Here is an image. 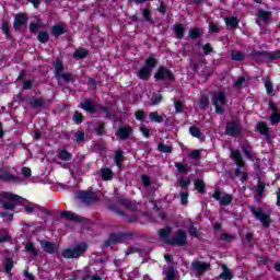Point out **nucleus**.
I'll return each instance as SVG.
<instances>
[{
	"instance_id": "obj_18",
	"label": "nucleus",
	"mask_w": 280,
	"mask_h": 280,
	"mask_svg": "<svg viewBox=\"0 0 280 280\" xmlns=\"http://www.w3.org/2000/svg\"><path fill=\"white\" fill-rule=\"evenodd\" d=\"M191 266L192 269L196 270L199 275H203V272H207V270L211 268V265L200 260L194 261Z\"/></svg>"
},
{
	"instance_id": "obj_29",
	"label": "nucleus",
	"mask_w": 280,
	"mask_h": 280,
	"mask_svg": "<svg viewBox=\"0 0 280 280\" xmlns=\"http://www.w3.org/2000/svg\"><path fill=\"white\" fill-rule=\"evenodd\" d=\"M152 73V70L149 68H145V66L138 72V77L140 80H150V74Z\"/></svg>"
},
{
	"instance_id": "obj_46",
	"label": "nucleus",
	"mask_w": 280,
	"mask_h": 280,
	"mask_svg": "<svg viewBox=\"0 0 280 280\" xmlns=\"http://www.w3.org/2000/svg\"><path fill=\"white\" fill-rule=\"evenodd\" d=\"M159 152H162L164 154H172V145H167L165 143H159L158 145Z\"/></svg>"
},
{
	"instance_id": "obj_38",
	"label": "nucleus",
	"mask_w": 280,
	"mask_h": 280,
	"mask_svg": "<svg viewBox=\"0 0 280 280\" xmlns=\"http://www.w3.org/2000/svg\"><path fill=\"white\" fill-rule=\"evenodd\" d=\"M12 268H14V260H12V258L8 257L4 261V272L7 275H10V272H12Z\"/></svg>"
},
{
	"instance_id": "obj_1",
	"label": "nucleus",
	"mask_w": 280,
	"mask_h": 280,
	"mask_svg": "<svg viewBox=\"0 0 280 280\" xmlns=\"http://www.w3.org/2000/svg\"><path fill=\"white\" fill-rule=\"evenodd\" d=\"M89 250V244L82 242L78 243L75 246L66 248L61 252V257L63 259H80Z\"/></svg>"
},
{
	"instance_id": "obj_22",
	"label": "nucleus",
	"mask_w": 280,
	"mask_h": 280,
	"mask_svg": "<svg viewBox=\"0 0 280 280\" xmlns=\"http://www.w3.org/2000/svg\"><path fill=\"white\" fill-rule=\"evenodd\" d=\"M51 34L52 36H55V38H60V36H62V34H67V28H65V26L58 24V25H54L51 27Z\"/></svg>"
},
{
	"instance_id": "obj_11",
	"label": "nucleus",
	"mask_w": 280,
	"mask_h": 280,
	"mask_svg": "<svg viewBox=\"0 0 280 280\" xmlns=\"http://www.w3.org/2000/svg\"><path fill=\"white\" fill-rule=\"evenodd\" d=\"M27 21L28 19L25 13L16 14L13 22V30L16 32H23V27H27Z\"/></svg>"
},
{
	"instance_id": "obj_63",
	"label": "nucleus",
	"mask_w": 280,
	"mask_h": 280,
	"mask_svg": "<svg viewBox=\"0 0 280 280\" xmlns=\"http://www.w3.org/2000/svg\"><path fill=\"white\" fill-rule=\"evenodd\" d=\"M75 141L77 143H82L84 141V131H78L75 135Z\"/></svg>"
},
{
	"instance_id": "obj_49",
	"label": "nucleus",
	"mask_w": 280,
	"mask_h": 280,
	"mask_svg": "<svg viewBox=\"0 0 280 280\" xmlns=\"http://www.w3.org/2000/svg\"><path fill=\"white\" fill-rule=\"evenodd\" d=\"M189 132L192 137H196L197 139H202V131H200V128L191 126L189 127Z\"/></svg>"
},
{
	"instance_id": "obj_42",
	"label": "nucleus",
	"mask_w": 280,
	"mask_h": 280,
	"mask_svg": "<svg viewBox=\"0 0 280 280\" xmlns=\"http://www.w3.org/2000/svg\"><path fill=\"white\" fill-rule=\"evenodd\" d=\"M258 132H260V135H264V137H270V131L268 130V126L266 125V122L258 124Z\"/></svg>"
},
{
	"instance_id": "obj_62",
	"label": "nucleus",
	"mask_w": 280,
	"mask_h": 280,
	"mask_svg": "<svg viewBox=\"0 0 280 280\" xmlns=\"http://www.w3.org/2000/svg\"><path fill=\"white\" fill-rule=\"evenodd\" d=\"M188 233L191 235V237H198V228L194 226V224H190L188 226Z\"/></svg>"
},
{
	"instance_id": "obj_48",
	"label": "nucleus",
	"mask_w": 280,
	"mask_h": 280,
	"mask_svg": "<svg viewBox=\"0 0 280 280\" xmlns=\"http://www.w3.org/2000/svg\"><path fill=\"white\" fill-rule=\"evenodd\" d=\"M5 242H12V236L10 235V233H8V231L3 230L2 232H0V244H3Z\"/></svg>"
},
{
	"instance_id": "obj_12",
	"label": "nucleus",
	"mask_w": 280,
	"mask_h": 280,
	"mask_svg": "<svg viewBox=\"0 0 280 280\" xmlns=\"http://www.w3.org/2000/svg\"><path fill=\"white\" fill-rule=\"evenodd\" d=\"M79 108L86 110V113H90L91 115H95V113H97V105H95L93 98H85L79 104Z\"/></svg>"
},
{
	"instance_id": "obj_19",
	"label": "nucleus",
	"mask_w": 280,
	"mask_h": 280,
	"mask_svg": "<svg viewBox=\"0 0 280 280\" xmlns=\"http://www.w3.org/2000/svg\"><path fill=\"white\" fill-rule=\"evenodd\" d=\"M116 135L122 140L126 141V139H130V136L132 135V127L130 126H125L120 127Z\"/></svg>"
},
{
	"instance_id": "obj_34",
	"label": "nucleus",
	"mask_w": 280,
	"mask_h": 280,
	"mask_svg": "<svg viewBox=\"0 0 280 280\" xmlns=\"http://www.w3.org/2000/svg\"><path fill=\"white\" fill-rule=\"evenodd\" d=\"M175 37L178 39L185 37V26H183V24L175 25Z\"/></svg>"
},
{
	"instance_id": "obj_64",
	"label": "nucleus",
	"mask_w": 280,
	"mask_h": 280,
	"mask_svg": "<svg viewBox=\"0 0 280 280\" xmlns=\"http://www.w3.org/2000/svg\"><path fill=\"white\" fill-rule=\"evenodd\" d=\"M174 104H175V113H183V102L174 101Z\"/></svg>"
},
{
	"instance_id": "obj_44",
	"label": "nucleus",
	"mask_w": 280,
	"mask_h": 280,
	"mask_svg": "<svg viewBox=\"0 0 280 280\" xmlns=\"http://www.w3.org/2000/svg\"><path fill=\"white\" fill-rule=\"evenodd\" d=\"M115 163L117 167H121V163H124V152L121 150L115 152Z\"/></svg>"
},
{
	"instance_id": "obj_28",
	"label": "nucleus",
	"mask_w": 280,
	"mask_h": 280,
	"mask_svg": "<svg viewBox=\"0 0 280 280\" xmlns=\"http://www.w3.org/2000/svg\"><path fill=\"white\" fill-rule=\"evenodd\" d=\"M160 238L164 240V243L167 242L170 235H172V228L167 226L164 229H161L159 231Z\"/></svg>"
},
{
	"instance_id": "obj_24",
	"label": "nucleus",
	"mask_w": 280,
	"mask_h": 280,
	"mask_svg": "<svg viewBox=\"0 0 280 280\" xmlns=\"http://www.w3.org/2000/svg\"><path fill=\"white\" fill-rule=\"evenodd\" d=\"M223 272L219 276V279L223 280H231L233 279V272H231V269L226 265L221 266Z\"/></svg>"
},
{
	"instance_id": "obj_25",
	"label": "nucleus",
	"mask_w": 280,
	"mask_h": 280,
	"mask_svg": "<svg viewBox=\"0 0 280 280\" xmlns=\"http://www.w3.org/2000/svg\"><path fill=\"white\" fill-rule=\"evenodd\" d=\"M246 58V55L240 50H232L231 52V60L236 62H242Z\"/></svg>"
},
{
	"instance_id": "obj_15",
	"label": "nucleus",
	"mask_w": 280,
	"mask_h": 280,
	"mask_svg": "<svg viewBox=\"0 0 280 280\" xmlns=\"http://www.w3.org/2000/svg\"><path fill=\"white\" fill-rule=\"evenodd\" d=\"M40 247L45 253H48V255H54L56 250H58V245L55 243H51L47 240L39 241Z\"/></svg>"
},
{
	"instance_id": "obj_31",
	"label": "nucleus",
	"mask_w": 280,
	"mask_h": 280,
	"mask_svg": "<svg viewBox=\"0 0 280 280\" xmlns=\"http://www.w3.org/2000/svg\"><path fill=\"white\" fill-rule=\"evenodd\" d=\"M156 65H159V60H156V58H154L153 56H150L147 60H145V68L149 69L150 71H152V69H154V67H156Z\"/></svg>"
},
{
	"instance_id": "obj_56",
	"label": "nucleus",
	"mask_w": 280,
	"mask_h": 280,
	"mask_svg": "<svg viewBox=\"0 0 280 280\" xmlns=\"http://www.w3.org/2000/svg\"><path fill=\"white\" fill-rule=\"evenodd\" d=\"M264 191H266V184H264V183H261V180H259L258 186L256 188L257 196L262 197Z\"/></svg>"
},
{
	"instance_id": "obj_61",
	"label": "nucleus",
	"mask_w": 280,
	"mask_h": 280,
	"mask_svg": "<svg viewBox=\"0 0 280 280\" xmlns=\"http://www.w3.org/2000/svg\"><path fill=\"white\" fill-rule=\"evenodd\" d=\"M175 167L177 168V172H179V174H187V165L183 163H175Z\"/></svg>"
},
{
	"instance_id": "obj_57",
	"label": "nucleus",
	"mask_w": 280,
	"mask_h": 280,
	"mask_svg": "<svg viewBox=\"0 0 280 280\" xmlns=\"http://www.w3.org/2000/svg\"><path fill=\"white\" fill-rule=\"evenodd\" d=\"M72 119L74 124H82V121H84V116L80 114V112H74Z\"/></svg>"
},
{
	"instance_id": "obj_33",
	"label": "nucleus",
	"mask_w": 280,
	"mask_h": 280,
	"mask_svg": "<svg viewBox=\"0 0 280 280\" xmlns=\"http://www.w3.org/2000/svg\"><path fill=\"white\" fill-rule=\"evenodd\" d=\"M165 280H176V271L173 266H170L165 270Z\"/></svg>"
},
{
	"instance_id": "obj_8",
	"label": "nucleus",
	"mask_w": 280,
	"mask_h": 280,
	"mask_svg": "<svg viewBox=\"0 0 280 280\" xmlns=\"http://www.w3.org/2000/svg\"><path fill=\"white\" fill-rule=\"evenodd\" d=\"M168 80V82H174L176 77H174V72L165 67H160L158 71L154 73V79L158 81Z\"/></svg>"
},
{
	"instance_id": "obj_52",
	"label": "nucleus",
	"mask_w": 280,
	"mask_h": 280,
	"mask_svg": "<svg viewBox=\"0 0 280 280\" xmlns=\"http://www.w3.org/2000/svg\"><path fill=\"white\" fill-rule=\"evenodd\" d=\"M199 108L200 110H207L209 108V97L202 96L199 101Z\"/></svg>"
},
{
	"instance_id": "obj_17",
	"label": "nucleus",
	"mask_w": 280,
	"mask_h": 280,
	"mask_svg": "<svg viewBox=\"0 0 280 280\" xmlns=\"http://www.w3.org/2000/svg\"><path fill=\"white\" fill-rule=\"evenodd\" d=\"M117 205H120L121 207H125V209H128L132 213H135V211H137V203L132 202L128 198H119L117 200Z\"/></svg>"
},
{
	"instance_id": "obj_53",
	"label": "nucleus",
	"mask_w": 280,
	"mask_h": 280,
	"mask_svg": "<svg viewBox=\"0 0 280 280\" xmlns=\"http://www.w3.org/2000/svg\"><path fill=\"white\" fill-rule=\"evenodd\" d=\"M25 248L27 253H31V255H34V257H38V249H36L34 243H26Z\"/></svg>"
},
{
	"instance_id": "obj_37",
	"label": "nucleus",
	"mask_w": 280,
	"mask_h": 280,
	"mask_svg": "<svg viewBox=\"0 0 280 280\" xmlns=\"http://www.w3.org/2000/svg\"><path fill=\"white\" fill-rule=\"evenodd\" d=\"M257 16H259V19H261V21H264V23H268V21H270V16H272V13L268 12V11L260 10V11H258Z\"/></svg>"
},
{
	"instance_id": "obj_51",
	"label": "nucleus",
	"mask_w": 280,
	"mask_h": 280,
	"mask_svg": "<svg viewBox=\"0 0 280 280\" xmlns=\"http://www.w3.org/2000/svg\"><path fill=\"white\" fill-rule=\"evenodd\" d=\"M37 40L39 43H49V33L47 32H39L38 35H37Z\"/></svg>"
},
{
	"instance_id": "obj_23",
	"label": "nucleus",
	"mask_w": 280,
	"mask_h": 280,
	"mask_svg": "<svg viewBox=\"0 0 280 280\" xmlns=\"http://www.w3.org/2000/svg\"><path fill=\"white\" fill-rule=\"evenodd\" d=\"M202 34H205V31L202 28H198V27L190 28L188 32V38H191V40H196L200 38Z\"/></svg>"
},
{
	"instance_id": "obj_20",
	"label": "nucleus",
	"mask_w": 280,
	"mask_h": 280,
	"mask_svg": "<svg viewBox=\"0 0 280 280\" xmlns=\"http://www.w3.org/2000/svg\"><path fill=\"white\" fill-rule=\"evenodd\" d=\"M28 104H30L31 108H43V106H45L46 102H45V98H43V97L36 98V97L32 96L30 98Z\"/></svg>"
},
{
	"instance_id": "obj_45",
	"label": "nucleus",
	"mask_w": 280,
	"mask_h": 280,
	"mask_svg": "<svg viewBox=\"0 0 280 280\" xmlns=\"http://www.w3.org/2000/svg\"><path fill=\"white\" fill-rule=\"evenodd\" d=\"M177 182L180 185V187L186 190L189 189V185H191V179H189L188 177H179Z\"/></svg>"
},
{
	"instance_id": "obj_40",
	"label": "nucleus",
	"mask_w": 280,
	"mask_h": 280,
	"mask_svg": "<svg viewBox=\"0 0 280 280\" xmlns=\"http://www.w3.org/2000/svg\"><path fill=\"white\" fill-rule=\"evenodd\" d=\"M195 188L199 194H206L207 189H205V180L198 178L195 180Z\"/></svg>"
},
{
	"instance_id": "obj_9",
	"label": "nucleus",
	"mask_w": 280,
	"mask_h": 280,
	"mask_svg": "<svg viewBox=\"0 0 280 280\" xmlns=\"http://www.w3.org/2000/svg\"><path fill=\"white\" fill-rule=\"evenodd\" d=\"M78 199L84 205H93L97 200V194L89 190H81L78 192Z\"/></svg>"
},
{
	"instance_id": "obj_6",
	"label": "nucleus",
	"mask_w": 280,
	"mask_h": 280,
	"mask_svg": "<svg viewBox=\"0 0 280 280\" xmlns=\"http://www.w3.org/2000/svg\"><path fill=\"white\" fill-rule=\"evenodd\" d=\"M128 237V233L124 232H112L109 233L108 240L104 242V247L113 246V244H119Z\"/></svg>"
},
{
	"instance_id": "obj_2",
	"label": "nucleus",
	"mask_w": 280,
	"mask_h": 280,
	"mask_svg": "<svg viewBox=\"0 0 280 280\" xmlns=\"http://www.w3.org/2000/svg\"><path fill=\"white\" fill-rule=\"evenodd\" d=\"M249 211L253 213L254 218H256L262 224L264 229L270 228V224H272V221L270 220V214L264 212V209L250 206Z\"/></svg>"
},
{
	"instance_id": "obj_30",
	"label": "nucleus",
	"mask_w": 280,
	"mask_h": 280,
	"mask_svg": "<svg viewBox=\"0 0 280 280\" xmlns=\"http://www.w3.org/2000/svg\"><path fill=\"white\" fill-rule=\"evenodd\" d=\"M242 151L244 152V154L247 159H250V161H255V155L253 154V149L250 148V145L243 144Z\"/></svg>"
},
{
	"instance_id": "obj_5",
	"label": "nucleus",
	"mask_w": 280,
	"mask_h": 280,
	"mask_svg": "<svg viewBox=\"0 0 280 280\" xmlns=\"http://www.w3.org/2000/svg\"><path fill=\"white\" fill-rule=\"evenodd\" d=\"M212 198L217 200L222 207H229L233 202V195L224 192L222 196V190L220 188L214 189Z\"/></svg>"
},
{
	"instance_id": "obj_39",
	"label": "nucleus",
	"mask_w": 280,
	"mask_h": 280,
	"mask_svg": "<svg viewBox=\"0 0 280 280\" xmlns=\"http://www.w3.org/2000/svg\"><path fill=\"white\" fill-rule=\"evenodd\" d=\"M86 56H89V50L84 48H79L73 52V58L83 59L86 58Z\"/></svg>"
},
{
	"instance_id": "obj_3",
	"label": "nucleus",
	"mask_w": 280,
	"mask_h": 280,
	"mask_svg": "<svg viewBox=\"0 0 280 280\" xmlns=\"http://www.w3.org/2000/svg\"><path fill=\"white\" fill-rule=\"evenodd\" d=\"M212 104L215 107L217 115H224V106H226V93L220 91L212 96Z\"/></svg>"
},
{
	"instance_id": "obj_13",
	"label": "nucleus",
	"mask_w": 280,
	"mask_h": 280,
	"mask_svg": "<svg viewBox=\"0 0 280 280\" xmlns=\"http://www.w3.org/2000/svg\"><path fill=\"white\" fill-rule=\"evenodd\" d=\"M3 200H9V202H19L20 205L23 202H27V199H25L19 195L12 194V192H3L0 196L1 205H2Z\"/></svg>"
},
{
	"instance_id": "obj_32",
	"label": "nucleus",
	"mask_w": 280,
	"mask_h": 280,
	"mask_svg": "<svg viewBox=\"0 0 280 280\" xmlns=\"http://www.w3.org/2000/svg\"><path fill=\"white\" fill-rule=\"evenodd\" d=\"M265 89L267 91V95H272V93H275V86L272 85L270 77H266L265 79Z\"/></svg>"
},
{
	"instance_id": "obj_36",
	"label": "nucleus",
	"mask_w": 280,
	"mask_h": 280,
	"mask_svg": "<svg viewBox=\"0 0 280 280\" xmlns=\"http://www.w3.org/2000/svg\"><path fill=\"white\" fill-rule=\"evenodd\" d=\"M101 176L103 180H112L113 179V171L110 168H102Z\"/></svg>"
},
{
	"instance_id": "obj_14",
	"label": "nucleus",
	"mask_w": 280,
	"mask_h": 280,
	"mask_svg": "<svg viewBox=\"0 0 280 280\" xmlns=\"http://www.w3.org/2000/svg\"><path fill=\"white\" fill-rule=\"evenodd\" d=\"M0 180H2V183H23V178L12 175L8 171L0 172Z\"/></svg>"
},
{
	"instance_id": "obj_10",
	"label": "nucleus",
	"mask_w": 280,
	"mask_h": 280,
	"mask_svg": "<svg viewBox=\"0 0 280 280\" xmlns=\"http://www.w3.org/2000/svg\"><path fill=\"white\" fill-rule=\"evenodd\" d=\"M253 57L256 58V60H279L280 58V49L276 50L273 54H270L268 51H255L253 54Z\"/></svg>"
},
{
	"instance_id": "obj_43",
	"label": "nucleus",
	"mask_w": 280,
	"mask_h": 280,
	"mask_svg": "<svg viewBox=\"0 0 280 280\" xmlns=\"http://www.w3.org/2000/svg\"><path fill=\"white\" fill-rule=\"evenodd\" d=\"M225 23L229 27H232V30H235L237 25H240V22L237 21V18H225Z\"/></svg>"
},
{
	"instance_id": "obj_21",
	"label": "nucleus",
	"mask_w": 280,
	"mask_h": 280,
	"mask_svg": "<svg viewBox=\"0 0 280 280\" xmlns=\"http://www.w3.org/2000/svg\"><path fill=\"white\" fill-rule=\"evenodd\" d=\"M233 159L235 160L237 167H244V160L242 159V152L237 149H230Z\"/></svg>"
},
{
	"instance_id": "obj_16",
	"label": "nucleus",
	"mask_w": 280,
	"mask_h": 280,
	"mask_svg": "<svg viewBox=\"0 0 280 280\" xmlns=\"http://www.w3.org/2000/svg\"><path fill=\"white\" fill-rule=\"evenodd\" d=\"M61 218H63L65 220H69L72 222H79L82 223L84 222V218L71 212V211H61L60 212Z\"/></svg>"
},
{
	"instance_id": "obj_54",
	"label": "nucleus",
	"mask_w": 280,
	"mask_h": 280,
	"mask_svg": "<svg viewBox=\"0 0 280 280\" xmlns=\"http://www.w3.org/2000/svg\"><path fill=\"white\" fill-rule=\"evenodd\" d=\"M96 108L98 113H103V115H105V119H110V108L104 106H98Z\"/></svg>"
},
{
	"instance_id": "obj_26",
	"label": "nucleus",
	"mask_w": 280,
	"mask_h": 280,
	"mask_svg": "<svg viewBox=\"0 0 280 280\" xmlns=\"http://www.w3.org/2000/svg\"><path fill=\"white\" fill-rule=\"evenodd\" d=\"M58 82H60L61 80H63V82H73L75 80V78L73 77V74L71 72L68 73H61L58 77H56Z\"/></svg>"
},
{
	"instance_id": "obj_60",
	"label": "nucleus",
	"mask_w": 280,
	"mask_h": 280,
	"mask_svg": "<svg viewBox=\"0 0 280 280\" xmlns=\"http://www.w3.org/2000/svg\"><path fill=\"white\" fill-rule=\"evenodd\" d=\"M106 124L104 122H100L97 127H95V132L98 137H103L104 135V128H105Z\"/></svg>"
},
{
	"instance_id": "obj_35",
	"label": "nucleus",
	"mask_w": 280,
	"mask_h": 280,
	"mask_svg": "<svg viewBox=\"0 0 280 280\" xmlns=\"http://www.w3.org/2000/svg\"><path fill=\"white\" fill-rule=\"evenodd\" d=\"M58 159H60V161H71L73 155L67 150H61L58 152Z\"/></svg>"
},
{
	"instance_id": "obj_4",
	"label": "nucleus",
	"mask_w": 280,
	"mask_h": 280,
	"mask_svg": "<svg viewBox=\"0 0 280 280\" xmlns=\"http://www.w3.org/2000/svg\"><path fill=\"white\" fill-rule=\"evenodd\" d=\"M165 244L170 246H185L187 244V232L178 230L172 238L165 241Z\"/></svg>"
},
{
	"instance_id": "obj_55",
	"label": "nucleus",
	"mask_w": 280,
	"mask_h": 280,
	"mask_svg": "<svg viewBox=\"0 0 280 280\" xmlns=\"http://www.w3.org/2000/svg\"><path fill=\"white\" fill-rule=\"evenodd\" d=\"M253 233L252 232H247L246 235H245V240H243V244L244 246H252V242H253Z\"/></svg>"
},
{
	"instance_id": "obj_58",
	"label": "nucleus",
	"mask_w": 280,
	"mask_h": 280,
	"mask_svg": "<svg viewBox=\"0 0 280 280\" xmlns=\"http://www.w3.org/2000/svg\"><path fill=\"white\" fill-rule=\"evenodd\" d=\"M38 27H40V21H37V23L35 22L30 23V32L32 34H36V32H38Z\"/></svg>"
},
{
	"instance_id": "obj_47",
	"label": "nucleus",
	"mask_w": 280,
	"mask_h": 280,
	"mask_svg": "<svg viewBox=\"0 0 280 280\" xmlns=\"http://www.w3.org/2000/svg\"><path fill=\"white\" fill-rule=\"evenodd\" d=\"M151 121H155L156 124H163V116L159 115L158 112H152L149 114Z\"/></svg>"
},
{
	"instance_id": "obj_27",
	"label": "nucleus",
	"mask_w": 280,
	"mask_h": 280,
	"mask_svg": "<svg viewBox=\"0 0 280 280\" xmlns=\"http://www.w3.org/2000/svg\"><path fill=\"white\" fill-rule=\"evenodd\" d=\"M65 71V65L62 63V60L57 59L55 62V78L62 74Z\"/></svg>"
},
{
	"instance_id": "obj_41",
	"label": "nucleus",
	"mask_w": 280,
	"mask_h": 280,
	"mask_svg": "<svg viewBox=\"0 0 280 280\" xmlns=\"http://www.w3.org/2000/svg\"><path fill=\"white\" fill-rule=\"evenodd\" d=\"M152 253V247L150 246H144V247H138V255L139 257H148Z\"/></svg>"
},
{
	"instance_id": "obj_59",
	"label": "nucleus",
	"mask_w": 280,
	"mask_h": 280,
	"mask_svg": "<svg viewBox=\"0 0 280 280\" xmlns=\"http://www.w3.org/2000/svg\"><path fill=\"white\" fill-rule=\"evenodd\" d=\"M3 34H5L7 38H12V35L10 34V25H8V22H4L1 27Z\"/></svg>"
},
{
	"instance_id": "obj_50",
	"label": "nucleus",
	"mask_w": 280,
	"mask_h": 280,
	"mask_svg": "<svg viewBox=\"0 0 280 280\" xmlns=\"http://www.w3.org/2000/svg\"><path fill=\"white\" fill-rule=\"evenodd\" d=\"M108 209H109V211H113L117 215H121V218H126V212L124 210H121L120 208H118L117 206L112 203L108 206Z\"/></svg>"
},
{
	"instance_id": "obj_7",
	"label": "nucleus",
	"mask_w": 280,
	"mask_h": 280,
	"mask_svg": "<svg viewBox=\"0 0 280 280\" xmlns=\"http://www.w3.org/2000/svg\"><path fill=\"white\" fill-rule=\"evenodd\" d=\"M225 135L228 137H242V126L236 120L229 121L225 127Z\"/></svg>"
}]
</instances>
